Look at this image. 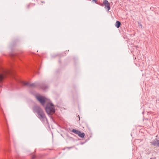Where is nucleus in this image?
<instances>
[{"label":"nucleus","instance_id":"nucleus-1","mask_svg":"<svg viewBox=\"0 0 159 159\" xmlns=\"http://www.w3.org/2000/svg\"><path fill=\"white\" fill-rule=\"evenodd\" d=\"M46 111L48 114L52 115L55 112L53 105L51 103L47 104L45 108Z\"/></svg>","mask_w":159,"mask_h":159},{"label":"nucleus","instance_id":"nucleus-2","mask_svg":"<svg viewBox=\"0 0 159 159\" xmlns=\"http://www.w3.org/2000/svg\"><path fill=\"white\" fill-rule=\"evenodd\" d=\"M36 98L37 100L39 101L42 105H43L44 103L48 101L47 98L41 96H37Z\"/></svg>","mask_w":159,"mask_h":159},{"label":"nucleus","instance_id":"nucleus-3","mask_svg":"<svg viewBox=\"0 0 159 159\" xmlns=\"http://www.w3.org/2000/svg\"><path fill=\"white\" fill-rule=\"evenodd\" d=\"M103 3L105 5V8L107 9L108 10V11H109L110 9V5L109 3L107 0H104Z\"/></svg>","mask_w":159,"mask_h":159},{"label":"nucleus","instance_id":"nucleus-4","mask_svg":"<svg viewBox=\"0 0 159 159\" xmlns=\"http://www.w3.org/2000/svg\"><path fill=\"white\" fill-rule=\"evenodd\" d=\"M121 25L120 22L118 21H116L115 24V26L117 28H118Z\"/></svg>","mask_w":159,"mask_h":159},{"label":"nucleus","instance_id":"nucleus-5","mask_svg":"<svg viewBox=\"0 0 159 159\" xmlns=\"http://www.w3.org/2000/svg\"><path fill=\"white\" fill-rule=\"evenodd\" d=\"M78 135L81 138H84L85 136V134L84 133H81L80 131V133H79Z\"/></svg>","mask_w":159,"mask_h":159},{"label":"nucleus","instance_id":"nucleus-6","mask_svg":"<svg viewBox=\"0 0 159 159\" xmlns=\"http://www.w3.org/2000/svg\"><path fill=\"white\" fill-rule=\"evenodd\" d=\"M72 132L77 135H78L79 133H80V131L78 130L73 129L72 130Z\"/></svg>","mask_w":159,"mask_h":159},{"label":"nucleus","instance_id":"nucleus-7","mask_svg":"<svg viewBox=\"0 0 159 159\" xmlns=\"http://www.w3.org/2000/svg\"><path fill=\"white\" fill-rule=\"evenodd\" d=\"M25 85H27L30 87H33L34 86V84H30L28 83H25L24 84Z\"/></svg>","mask_w":159,"mask_h":159},{"label":"nucleus","instance_id":"nucleus-8","mask_svg":"<svg viewBox=\"0 0 159 159\" xmlns=\"http://www.w3.org/2000/svg\"><path fill=\"white\" fill-rule=\"evenodd\" d=\"M4 78V75L1 74H0V82L2 81Z\"/></svg>","mask_w":159,"mask_h":159},{"label":"nucleus","instance_id":"nucleus-9","mask_svg":"<svg viewBox=\"0 0 159 159\" xmlns=\"http://www.w3.org/2000/svg\"><path fill=\"white\" fill-rule=\"evenodd\" d=\"M41 116L42 117H44V115L43 114H42V115H41Z\"/></svg>","mask_w":159,"mask_h":159},{"label":"nucleus","instance_id":"nucleus-10","mask_svg":"<svg viewBox=\"0 0 159 159\" xmlns=\"http://www.w3.org/2000/svg\"><path fill=\"white\" fill-rule=\"evenodd\" d=\"M93 1L96 2L97 1V0H93Z\"/></svg>","mask_w":159,"mask_h":159},{"label":"nucleus","instance_id":"nucleus-11","mask_svg":"<svg viewBox=\"0 0 159 159\" xmlns=\"http://www.w3.org/2000/svg\"><path fill=\"white\" fill-rule=\"evenodd\" d=\"M157 145L158 146H159V142L158 143Z\"/></svg>","mask_w":159,"mask_h":159}]
</instances>
